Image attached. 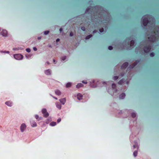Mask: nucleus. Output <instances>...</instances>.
Returning a JSON list of instances; mask_svg holds the SVG:
<instances>
[{
    "label": "nucleus",
    "instance_id": "1",
    "mask_svg": "<svg viewBox=\"0 0 159 159\" xmlns=\"http://www.w3.org/2000/svg\"><path fill=\"white\" fill-rule=\"evenodd\" d=\"M152 33L154 34L148 38L149 41L152 43L158 41L159 39V28L157 27H155Z\"/></svg>",
    "mask_w": 159,
    "mask_h": 159
},
{
    "label": "nucleus",
    "instance_id": "2",
    "mask_svg": "<svg viewBox=\"0 0 159 159\" xmlns=\"http://www.w3.org/2000/svg\"><path fill=\"white\" fill-rule=\"evenodd\" d=\"M97 7H91L89 8H87L85 11V13L89 14H93V16L96 15L98 12V10H97Z\"/></svg>",
    "mask_w": 159,
    "mask_h": 159
},
{
    "label": "nucleus",
    "instance_id": "3",
    "mask_svg": "<svg viewBox=\"0 0 159 159\" xmlns=\"http://www.w3.org/2000/svg\"><path fill=\"white\" fill-rule=\"evenodd\" d=\"M149 16V15H145L143 16V23L144 26H147L148 23H149V22L148 21Z\"/></svg>",
    "mask_w": 159,
    "mask_h": 159
},
{
    "label": "nucleus",
    "instance_id": "4",
    "mask_svg": "<svg viewBox=\"0 0 159 159\" xmlns=\"http://www.w3.org/2000/svg\"><path fill=\"white\" fill-rule=\"evenodd\" d=\"M151 49V45L150 44H148L144 47V51L145 52L147 53L150 51Z\"/></svg>",
    "mask_w": 159,
    "mask_h": 159
},
{
    "label": "nucleus",
    "instance_id": "5",
    "mask_svg": "<svg viewBox=\"0 0 159 159\" xmlns=\"http://www.w3.org/2000/svg\"><path fill=\"white\" fill-rule=\"evenodd\" d=\"M15 58L17 60H20L23 59V56L21 54H16L14 56Z\"/></svg>",
    "mask_w": 159,
    "mask_h": 159
},
{
    "label": "nucleus",
    "instance_id": "6",
    "mask_svg": "<svg viewBox=\"0 0 159 159\" xmlns=\"http://www.w3.org/2000/svg\"><path fill=\"white\" fill-rule=\"evenodd\" d=\"M42 113L43 114V116L45 118L49 116V114L47 112V110L43 108L42 111Z\"/></svg>",
    "mask_w": 159,
    "mask_h": 159
},
{
    "label": "nucleus",
    "instance_id": "7",
    "mask_svg": "<svg viewBox=\"0 0 159 159\" xmlns=\"http://www.w3.org/2000/svg\"><path fill=\"white\" fill-rule=\"evenodd\" d=\"M26 126L25 124H22L20 127V129L21 132H23L26 128Z\"/></svg>",
    "mask_w": 159,
    "mask_h": 159
},
{
    "label": "nucleus",
    "instance_id": "8",
    "mask_svg": "<svg viewBox=\"0 0 159 159\" xmlns=\"http://www.w3.org/2000/svg\"><path fill=\"white\" fill-rule=\"evenodd\" d=\"M129 64L127 62H125L121 66V69H125L128 66Z\"/></svg>",
    "mask_w": 159,
    "mask_h": 159
},
{
    "label": "nucleus",
    "instance_id": "9",
    "mask_svg": "<svg viewBox=\"0 0 159 159\" xmlns=\"http://www.w3.org/2000/svg\"><path fill=\"white\" fill-rule=\"evenodd\" d=\"M137 63L134 62V63L132 64L131 65H130L128 67V69L129 70L131 69H132L134 68L137 64Z\"/></svg>",
    "mask_w": 159,
    "mask_h": 159
},
{
    "label": "nucleus",
    "instance_id": "10",
    "mask_svg": "<svg viewBox=\"0 0 159 159\" xmlns=\"http://www.w3.org/2000/svg\"><path fill=\"white\" fill-rule=\"evenodd\" d=\"M1 33L3 36L6 37L7 36V31L5 30H2Z\"/></svg>",
    "mask_w": 159,
    "mask_h": 159
},
{
    "label": "nucleus",
    "instance_id": "11",
    "mask_svg": "<svg viewBox=\"0 0 159 159\" xmlns=\"http://www.w3.org/2000/svg\"><path fill=\"white\" fill-rule=\"evenodd\" d=\"M5 103L6 105L9 107H11L12 105V102L11 101H7Z\"/></svg>",
    "mask_w": 159,
    "mask_h": 159
},
{
    "label": "nucleus",
    "instance_id": "12",
    "mask_svg": "<svg viewBox=\"0 0 159 159\" xmlns=\"http://www.w3.org/2000/svg\"><path fill=\"white\" fill-rule=\"evenodd\" d=\"M59 101L62 104H64L66 102V99L65 98H63L59 100Z\"/></svg>",
    "mask_w": 159,
    "mask_h": 159
},
{
    "label": "nucleus",
    "instance_id": "13",
    "mask_svg": "<svg viewBox=\"0 0 159 159\" xmlns=\"http://www.w3.org/2000/svg\"><path fill=\"white\" fill-rule=\"evenodd\" d=\"M45 74L47 75H50L51 74V70L50 69H48L45 70Z\"/></svg>",
    "mask_w": 159,
    "mask_h": 159
},
{
    "label": "nucleus",
    "instance_id": "14",
    "mask_svg": "<svg viewBox=\"0 0 159 159\" xmlns=\"http://www.w3.org/2000/svg\"><path fill=\"white\" fill-rule=\"evenodd\" d=\"M30 123L32 127H36L37 125L36 123L33 121H31Z\"/></svg>",
    "mask_w": 159,
    "mask_h": 159
},
{
    "label": "nucleus",
    "instance_id": "15",
    "mask_svg": "<svg viewBox=\"0 0 159 159\" xmlns=\"http://www.w3.org/2000/svg\"><path fill=\"white\" fill-rule=\"evenodd\" d=\"M83 95L80 93H79L77 95V98L78 99L80 100L82 99Z\"/></svg>",
    "mask_w": 159,
    "mask_h": 159
},
{
    "label": "nucleus",
    "instance_id": "16",
    "mask_svg": "<svg viewBox=\"0 0 159 159\" xmlns=\"http://www.w3.org/2000/svg\"><path fill=\"white\" fill-rule=\"evenodd\" d=\"M125 96V95L124 93H122L119 96V98L120 99H124Z\"/></svg>",
    "mask_w": 159,
    "mask_h": 159
},
{
    "label": "nucleus",
    "instance_id": "17",
    "mask_svg": "<svg viewBox=\"0 0 159 159\" xmlns=\"http://www.w3.org/2000/svg\"><path fill=\"white\" fill-rule=\"evenodd\" d=\"M35 117L38 121L41 120L42 119V117H39V116L37 115H35Z\"/></svg>",
    "mask_w": 159,
    "mask_h": 159
},
{
    "label": "nucleus",
    "instance_id": "18",
    "mask_svg": "<svg viewBox=\"0 0 159 159\" xmlns=\"http://www.w3.org/2000/svg\"><path fill=\"white\" fill-rule=\"evenodd\" d=\"M124 83V80L123 79H122L118 82V84H119L121 85L123 84Z\"/></svg>",
    "mask_w": 159,
    "mask_h": 159
},
{
    "label": "nucleus",
    "instance_id": "19",
    "mask_svg": "<svg viewBox=\"0 0 159 159\" xmlns=\"http://www.w3.org/2000/svg\"><path fill=\"white\" fill-rule=\"evenodd\" d=\"M83 86V85L81 83H79L76 86V88H77L82 87Z\"/></svg>",
    "mask_w": 159,
    "mask_h": 159
},
{
    "label": "nucleus",
    "instance_id": "20",
    "mask_svg": "<svg viewBox=\"0 0 159 159\" xmlns=\"http://www.w3.org/2000/svg\"><path fill=\"white\" fill-rule=\"evenodd\" d=\"M134 44V40H131L130 42V47H132Z\"/></svg>",
    "mask_w": 159,
    "mask_h": 159
},
{
    "label": "nucleus",
    "instance_id": "21",
    "mask_svg": "<svg viewBox=\"0 0 159 159\" xmlns=\"http://www.w3.org/2000/svg\"><path fill=\"white\" fill-rule=\"evenodd\" d=\"M55 93L58 95H60L61 94V92L59 90H57L55 91Z\"/></svg>",
    "mask_w": 159,
    "mask_h": 159
},
{
    "label": "nucleus",
    "instance_id": "22",
    "mask_svg": "<svg viewBox=\"0 0 159 159\" xmlns=\"http://www.w3.org/2000/svg\"><path fill=\"white\" fill-rule=\"evenodd\" d=\"M56 124V122H51L50 123V125L51 126H55Z\"/></svg>",
    "mask_w": 159,
    "mask_h": 159
},
{
    "label": "nucleus",
    "instance_id": "23",
    "mask_svg": "<svg viewBox=\"0 0 159 159\" xmlns=\"http://www.w3.org/2000/svg\"><path fill=\"white\" fill-rule=\"evenodd\" d=\"M56 107L59 109H61V105L59 103H57L56 104Z\"/></svg>",
    "mask_w": 159,
    "mask_h": 159
},
{
    "label": "nucleus",
    "instance_id": "24",
    "mask_svg": "<svg viewBox=\"0 0 159 159\" xmlns=\"http://www.w3.org/2000/svg\"><path fill=\"white\" fill-rule=\"evenodd\" d=\"M71 83L70 82L68 83L66 85V88H69L70 87H71Z\"/></svg>",
    "mask_w": 159,
    "mask_h": 159
},
{
    "label": "nucleus",
    "instance_id": "25",
    "mask_svg": "<svg viewBox=\"0 0 159 159\" xmlns=\"http://www.w3.org/2000/svg\"><path fill=\"white\" fill-rule=\"evenodd\" d=\"M92 34H90V35H89L88 36H87L86 38H85V39H90V38H91V37H92Z\"/></svg>",
    "mask_w": 159,
    "mask_h": 159
},
{
    "label": "nucleus",
    "instance_id": "26",
    "mask_svg": "<svg viewBox=\"0 0 159 159\" xmlns=\"http://www.w3.org/2000/svg\"><path fill=\"white\" fill-rule=\"evenodd\" d=\"M133 155L135 157H136L137 155V151H134L133 153Z\"/></svg>",
    "mask_w": 159,
    "mask_h": 159
},
{
    "label": "nucleus",
    "instance_id": "27",
    "mask_svg": "<svg viewBox=\"0 0 159 159\" xmlns=\"http://www.w3.org/2000/svg\"><path fill=\"white\" fill-rule=\"evenodd\" d=\"M136 114L135 113H133L131 114V116L133 118H134L136 117Z\"/></svg>",
    "mask_w": 159,
    "mask_h": 159
},
{
    "label": "nucleus",
    "instance_id": "28",
    "mask_svg": "<svg viewBox=\"0 0 159 159\" xmlns=\"http://www.w3.org/2000/svg\"><path fill=\"white\" fill-rule=\"evenodd\" d=\"M116 85L115 84H112V87L113 89H115L116 88Z\"/></svg>",
    "mask_w": 159,
    "mask_h": 159
},
{
    "label": "nucleus",
    "instance_id": "29",
    "mask_svg": "<svg viewBox=\"0 0 159 159\" xmlns=\"http://www.w3.org/2000/svg\"><path fill=\"white\" fill-rule=\"evenodd\" d=\"M118 78V76H114L113 78V80H117Z\"/></svg>",
    "mask_w": 159,
    "mask_h": 159
},
{
    "label": "nucleus",
    "instance_id": "30",
    "mask_svg": "<svg viewBox=\"0 0 159 159\" xmlns=\"http://www.w3.org/2000/svg\"><path fill=\"white\" fill-rule=\"evenodd\" d=\"M150 55L151 57H153L155 55V53L154 52H152L150 54Z\"/></svg>",
    "mask_w": 159,
    "mask_h": 159
},
{
    "label": "nucleus",
    "instance_id": "31",
    "mask_svg": "<svg viewBox=\"0 0 159 159\" xmlns=\"http://www.w3.org/2000/svg\"><path fill=\"white\" fill-rule=\"evenodd\" d=\"M26 50L28 52H30L31 51L30 49L29 48H26Z\"/></svg>",
    "mask_w": 159,
    "mask_h": 159
},
{
    "label": "nucleus",
    "instance_id": "32",
    "mask_svg": "<svg viewBox=\"0 0 159 159\" xmlns=\"http://www.w3.org/2000/svg\"><path fill=\"white\" fill-rule=\"evenodd\" d=\"M49 33V31H46L44 32V34L45 35H47Z\"/></svg>",
    "mask_w": 159,
    "mask_h": 159
},
{
    "label": "nucleus",
    "instance_id": "33",
    "mask_svg": "<svg viewBox=\"0 0 159 159\" xmlns=\"http://www.w3.org/2000/svg\"><path fill=\"white\" fill-rule=\"evenodd\" d=\"M81 29L83 31H84L85 30V27L84 26H83V27H81Z\"/></svg>",
    "mask_w": 159,
    "mask_h": 159
},
{
    "label": "nucleus",
    "instance_id": "34",
    "mask_svg": "<svg viewBox=\"0 0 159 159\" xmlns=\"http://www.w3.org/2000/svg\"><path fill=\"white\" fill-rule=\"evenodd\" d=\"M103 31H104V29L102 28L99 29V31L101 33H102V32H103Z\"/></svg>",
    "mask_w": 159,
    "mask_h": 159
},
{
    "label": "nucleus",
    "instance_id": "35",
    "mask_svg": "<svg viewBox=\"0 0 159 159\" xmlns=\"http://www.w3.org/2000/svg\"><path fill=\"white\" fill-rule=\"evenodd\" d=\"M108 48L109 50H111L113 49V47L111 46H109L108 47Z\"/></svg>",
    "mask_w": 159,
    "mask_h": 159
},
{
    "label": "nucleus",
    "instance_id": "36",
    "mask_svg": "<svg viewBox=\"0 0 159 159\" xmlns=\"http://www.w3.org/2000/svg\"><path fill=\"white\" fill-rule=\"evenodd\" d=\"M66 56H64L62 57V61H64L66 59Z\"/></svg>",
    "mask_w": 159,
    "mask_h": 159
},
{
    "label": "nucleus",
    "instance_id": "37",
    "mask_svg": "<svg viewBox=\"0 0 159 159\" xmlns=\"http://www.w3.org/2000/svg\"><path fill=\"white\" fill-rule=\"evenodd\" d=\"M73 33L72 32H71L70 33V37H72V36H73Z\"/></svg>",
    "mask_w": 159,
    "mask_h": 159
},
{
    "label": "nucleus",
    "instance_id": "38",
    "mask_svg": "<svg viewBox=\"0 0 159 159\" xmlns=\"http://www.w3.org/2000/svg\"><path fill=\"white\" fill-rule=\"evenodd\" d=\"M61 120V118H59L57 120V122L58 123H59Z\"/></svg>",
    "mask_w": 159,
    "mask_h": 159
},
{
    "label": "nucleus",
    "instance_id": "39",
    "mask_svg": "<svg viewBox=\"0 0 159 159\" xmlns=\"http://www.w3.org/2000/svg\"><path fill=\"white\" fill-rule=\"evenodd\" d=\"M33 49L34 51H36L37 50V49L36 47H34L33 48Z\"/></svg>",
    "mask_w": 159,
    "mask_h": 159
},
{
    "label": "nucleus",
    "instance_id": "40",
    "mask_svg": "<svg viewBox=\"0 0 159 159\" xmlns=\"http://www.w3.org/2000/svg\"><path fill=\"white\" fill-rule=\"evenodd\" d=\"M82 82L85 84H86L87 83V82L86 81H82Z\"/></svg>",
    "mask_w": 159,
    "mask_h": 159
},
{
    "label": "nucleus",
    "instance_id": "41",
    "mask_svg": "<svg viewBox=\"0 0 159 159\" xmlns=\"http://www.w3.org/2000/svg\"><path fill=\"white\" fill-rule=\"evenodd\" d=\"M60 41V39H57L56 40V42H57Z\"/></svg>",
    "mask_w": 159,
    "mask_h": 159
},
{
    "label": "nucleus",
    "instance_id": "42",
    "mask_svg": "<svg viewBox=\"0 0 159 159\" xmlns=\"http://www.w3.org/2000/svg\"><path fill=\"white\" fill-rule=\"evenodd\" d=\"M59 30H60V32H61V31L62 30V28H60V29Z\"/></svg>",
    "mask_w": 159,
    "mask_h": 159
},
{
    "label": "nucleus",
    "instance_id": "43",
    "mask_svg": "<svg viewBox=\"0 0 159 159\" xmlns=\"http://www.w3.org/2000/svg\"><path fill=\"white\" fill-rule=\"evenodd\" d=\"M13 50H18V49H17V48H13Z\"/></svg>",
    "mask_w": 159,
    "mask_h": 159
},
{
    "label": "nucleus",
    "instance_id": "44",
    "mask_svg": "<svg viewBox=\"0 0 159 159\" xmlns=\"http://www.w3.org/2000/svg\"><path fill=\"white\" fill-rule=\"evenodd\" d=\"M96 31H96V30H94V31H93V32L94 33H96Z\"/></svg>",
    "mask_w": 159,
    "mask_h": 159
},
{
    "label": "nucleus",
    "instance_id": "45",
    "mask_svg": "<svg viewBox=\"0 0 159 159\" xmlns=\"http://www.w3.org/2000/svg\"><path fill=\"white\" fill-rule=\"evenodd\" d=\"M6 52L7 53H9V52L8 51H7Z\"/></svg>",
    "mask_w": 159,
    "mask_h": 159
},
{
    "label": "nucleus",
    "instance_id": "46",
    "mask_svg": "<svg viewBox=\"0 0 159 159\" xmlns=\"http://www.w3.org/2000/svg\"><path fill=\"white\" fill-rule=\"evenodd\" d=\"M124 75V74H122L121 75V76L122 77Z\"/></svg>",
    "mask_w": 159,
    "mask_h": 159
},
{
    "label": "nucleus",
    "instance_id": "47",
    "mask_svg": "<svg viewBox=\"0 0 159 159\" xmlns=\"http://www.w3.org/2000/svg\"><path fill=\"white\" fill-rule=\"evenodd\" d=\"M129 83V82L128 81H127V82H126V84H128Z\"/></svg>",
    "mask_w": 159,
    "mask_h": 159
},
{
    "label": "nucleus",
    "instance_id": "48",
    "mask_svg": "<svg viewBox=\"0 0 159 159\" xmlns=\"http://www.w3.org/2000/svg\"><path fill=\"white\" fill-rule=\"evenodd\" d=\"M53 98L54 99H56V100H57V98H56V97H53Z\"/></svg>",
    "mask_w": 159,
    "mask_h": 159
},
{
    "label": "nucleus",
    "instance_id": "49",
    "mask_svg": "<svg viewBox=\"0 0 159 159\" xmlns=\"http://www.w3.org/2000/svg\"><path fill=\"white\" fill-rule=\"evenodd\" d=\"M53 61L55 63V59H53Z\"/></svg>",
    "mask_w": 159,
    "mask_h": 159
},
{
    "label": "nucleus",
    "instance_id": "50",
    "mask_svg": "<svg viewBox=\"0 0 159 159\" xmlns=\"http://www.w3.org/2000/svg\"><path fill=\"white\" fill-rule=\"evenodd\" d=\"M40 38H40V37H38V39H40Z\"/></svg>",
    "mask_w": 159,
    "mask_h": 159
},
{
    "label": "nucleus",
    "instance_id": "51",
    "mask_svg": "<svg viewBox=\"0 0 159 159\" xmlns=\"http://www.w3.org/2000/svg\"><path fill=\"white\" fill-rule=\"evenodd\" d=\"M47 64H49V62H47Z\"/></svg>",
    "mask_w": 159,
    "mask_h": 159
},
{
    "label": "nucleus",
    "instance_id": "52",
    "mask_svg": "<svg viewBox=\"0 0 159 159\" xmlns=\"http://www.w3.org/2000/svg\"><path fill=\"white\" fill-rule=\"evenodd\" d=\"M98 15H100V14H99V13H98Z\"/></svg>",
    "mask_w": 159,
    "mask_h": 159
},
{
    "label": "nucleus",
    "instance_id": "53",
    "mask_svg": "<svg viewBox=\"0 0 159 159\" xmlns=\"http://www.w3.org/2000/svg\"><path fill=\"white\" fill-rule=\"evenodd\" d=\"M154 24V22H153V23H152V24Z\"/></svg>",
    "mask_w": 159,
    "mask_h": 159
}]
</instances>
